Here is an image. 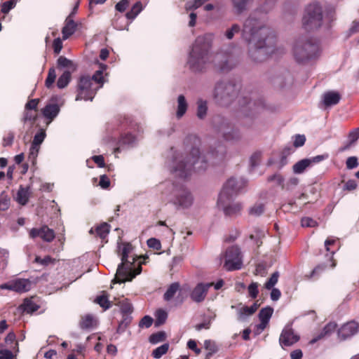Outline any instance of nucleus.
I'll return each instance as SVG.
<instances>
[{"label":"nucleus","mask_w":359,"mask_h":359,"mask_svg":"<svg viewBox=\"0 0 359 359\" xmlns=\"http://www.w3.org/2000/svg\"><path fill=\"white\" fill-rule=\"evenodd\" d=\"M276 0H260L261 5L245 20L241 35L248 43V53L255 62H262L276 52V36L267 25L266 14Z\"/></svg>","instance_id":"1"},{"label":"nucleus","mask_w":359,"mask_h":359,"mask_svg":"<svg viewBox=\"0 0 359 359\" xmlns=\"http://www.w3.org/2000/svg\"><path fill=\"white\" fill-rule=\"evenodd\" d=\"M184 143L187 148H191L189 154L184 159L176 161L173 167L174 172L180 178L186 179L191 175L193 170L204 171L210 165L219 164L225 159L226 149L222 144L210 148L206 154H201L198 149L201 141L196 135H188Z\"/></svg>","instance_id":"2"},{"label":"nucleus","mask_w":359,"mask_h":359,"mask_svg":"<svg viewBox=\"0 0 359 359\" xmlns=\"http://www.w3.org/2000/svg\"><path fill=\"white\" fill-rule=\"evenodd\" d=\"M240 86L231 82L217 83L213 97L215 102L220 105L229 106L236 99L242 111L247 116L255 114L265 109V103L257 91H243L238 95Z\"/></svg>","instance_id":"3"},{"label":"nucleus","mask_w":359,"mask_h":359,"mask_svg":"<svg viewBox=\"0 0 359 359\" xmlns=\"http://www.w3.org/2000/svg\"><path fill=\"white\" fill-rule=\"evenodd\" d=\"M213 36L211 34H205L198 36L192 45L189 53L188 65L189 68L195 72L205 70L210 63L214 64L215 69L221 72L230 70L227 57L222 53L213 55L211 52Z\"/></svg>","instance_id":"4"},{"label":"nucleus","mask_w":359,"mask_h":359,"mask_svg":"<svg viewBox=\"0 0 359 359\" xmlns=\"http://www.w3.org/2000/svg\"><path fill=\"white\" fill-rule=\"evenodd\" d=\"M133 250V245L129 243H123L121 246H119L121 263L118 266L113 283H123L126 281H131L141 273V264L139 263L137 268L135 266L136 257H132L131 261L130 260L129 255Z\"/></svg>","instance_id":"5"},{"label":"nucleus","mask_w":359,"mask_h":359,"mask_svg":"<svg viewBox=\"0 0 359 359\" xmlns=\"http://www.w3.org/2000/svg\"><path fill=\"white\" fill-rule=\"evenodd\" d=\"M104 82L102 69L96 71L92 76H80L75 86V100L93 101L97 90L102 87Z\"/></svg>","instance_id":"6"},{"label":"nucleus","mask_w":359,"mask_h":359,"mask_svg":"<svg viewBox=\"0 0 359 359\" xmlns=\"http://www.w3.org/2000/svg\"><path fill=\"white\" fill-rule=\"evenodd\" d=\"M295 61L302 65L316 60L320 55V46L313 39L302 37L298 39L292 48Z\"/></svg>","instance_id":"7"},{"label":"nucleus","mask_w":359,"mask_h":359,"mask_svg":"<svg viewBox=\"0 0 359 359\" xmlns=\"http://www.w3.org/2000/svg\"><path fill=\"white\" fill-rule=\"evenodd\" d=\"M303 27L308 32L319 29L323 25V10L318 3L309 4L302 20Z\"/></svg>","instance_id":"8"},{"label":"nucleus","mask_w":359,"mask_h":359,"mask_svg":"<svg viewBox=\"0 0 359 359\" xmlns=\"http://www.w3.org/2000/svg\"><path fill=\"white\" fill-rule=\"evenodd\" d=\"M214 128L226 141H237L241 138V133L231 122L224 117L217 116L212 121Z\"/></svg>","instance_id":"9"},{"label":"nucleus","mask_w":359,"mask_h":359,"mask_svg":"<svg viewBox=\"0 0 359 359\" xmlns=\"http://www.w3.org/2000/svg\"><path fill=\"white\" fill-rule=\"evenodd\" d=\"M247 184V182L243 179L230 178L223 186L222 190L219 195V203H222L226 201H231L233 196H236Z\"/></svg>","instance_id":"10"},{"label":"nucleus","mask_w":359,"mask_h":359,"mask_svg":"<svg viewBox=\"0 0 359 359\" xmlns=\"http://www.w3.org/2000/svg\"><path fill=\"white\" fill-rule=\"evenodd\" d=\"M224 259V268L229 271L238 270L242 266L240 249L231 246L226 249L222 260Z\"/></svg>","instance_id":"11"},{"label":"nucleus","mask_w":359,"mask_h":359,"mask_svg":"<svg viewBox=\"0 0 359 359\" xmlns=\"http://www.w3.org/2000/svg\"><path fill=\"white\" fill-rule=\"evenodd\" d=\"M175 195L174 203L183 208L189 207L193 203L191 193L183 186L173 191Z\"/></svg>","instance_id":"12"},{"label":"nucleus","mask_w":359,"mask_h":359,"mask_svg":"<svg viewBox=\"0 0 359 359\" xmlns=\"http://www.w3.org/2000/svg\"><path fill=\"white\" fill-rule=\"evenodd\" d=\"M212 285L213 283H198L190 294V297L192 301L196 303H201L203 302L208 294L210 287Z\"/></svg>","instance_id":"13"},{"label":"nucleus","mask_w":359,"mask_h":359,"mask_svg":"<svg viewBox=\"0 0 359 359\" xmlns=\"http://www.w3.org/2000/svg\"><path fill=\"white\" fill-rule=\"evenodd\" d=\"M299 340V336L294 333L291 326H286L282 331L279 343L282 348L290 346Z\"/></svg>","instance_id":"14"},{"label":"nucleus","mask_w":359,"mask_h":359,"mask_svg":"<svg viewBox=\"0 0 359 359\" xmlns=\"http://www.w3.org/2000/svg\"><path fill=\"white\" fill-rule=\"evenodd\" d=\"M359 330V325L355 321H350L343 325L337 332L338 337L341 340H346L348 338L355 335Z\"/></svg>","instance_id":"15"},{"label":"nucleus","mask_w":359,"mask_h":359,"mask_svg":"<svg viewBox=\"0 0 359 359\" xmlns=\"http://www.w3.org/2000/svg\"><path fill=\"white\" fill-rule=\"evenodd\" d=\"M29 235L32 238H41L44 241L50 242L55 238V233L53 229H49L47 226H43L40 229H32Z\"/></svg>","instance_id":"16"},{"label":"nucleus","mask_w":359,"mask_h":359,"mask_svg":"<svg viewBox=\"0 0 359 359\" xmlns=\"http://www.w3.org/2000/svg\"><path fill=\"white\" fill-rule=\"evenodd\" d=\"M177 292H179V294L176 298V301L179 304H182L184 300V297H183L181 294L180 285L177 282L172 283L169 285L167 290L163 294L164 300L166 302L170 301L175 297Z\"/></svg>","instance_id":"17"},{"label":"nucleus","mask_w":359,"mask_h":359,"mask_svg":"<svg viewBox=\"0 0 359 359\" xmlns=\"http://www.w3.org/2000/svg\"><path fill=\"white\" fill-rule=\"evenodd\" d=\"M231 201H226L224 203H219V200L217 201L218 206L223 209L224 214L227 216H233L238 214L241 209L242 205L241 203H230Z\"/></svg>","instance_id":"18"},{"label":"nucleus","mask_w":359,"mask_h":359,"mask_svg":"<svg viewBox=\"0 0 359 359\" xmlns=\"http://www.w3.org/2000/svg\"><path fill=\"white\" fill-rule=\"evenodd\" d=\"M77 23H76L71 16H67L65 21V25L62 29V39L66 40L71 36L77 29Z\"/></svg>","instance_id":"19"},{"label":"nucleus","mask_w":359,"mask_h":359,"mask_svg":"<svg viewBox=\"0 0 359 359\" xmlns=\"http://www.w3.org/2000/svg\"><path fill=\"white\" fill-rule=\"evenodd\" d=\"M39 309V306L33 302L32 298H26L24 299L23 303L20 304L17 310L20 314L32 313Z\"/></svg>","instance_id":"20"},{"label":"nucleus","mask_w":359,"mask_h":359,"mask_svg":"<svg viewBox=\"0 0 359 359\" xmlns=\"http://www.w3.org/2000/svg\"><path fill=\"white\" fill-rule=\"evenodd\" d=\"M13 291L16 292L22 293L26 292L30 290L31 281L29 279L17 278L12 281Z\"/></svg>","instance_id":"21"},{"label":"nucleus","mask_w":359,"mask_h":359,"mask_svg":"<svg viewBox=\"0 0 359 359\" xmlns=\"http://www.w3.org/2000/svg\"><path fill=\"white\" fill-rule=\"evenodd\" d=\"M60 106L57 103L50 102L42 109V114L46 118L53 121L60 112Z\"/></svg>","instance_id":"22"},{"label":"nucleus","mask_w":359,"mask_h":359,"mask_svg":"<svg viewBox=\"0 0 359 359\" xmlns=\"http://www.w3.org/2000/svg\"><path fill=\"white\" fill-rule=\"evenodd\" d=\"M30 194L31 191L29 186L25 187L22 185H20L17 192L16 201L22 205H25L29 201Z\"/></svg>","instance_id":"23"},{"label":"nucleus","mask_w":359,"mask_h":359,"mask_svg":"<svg viewBox=\"0 0 359 359\" xmlns=\"http://www.w3.org/2000/svg\"><path fill=\"white\" fill-rule=\"evenodd\" d=\"M110 231V225L106 222L91 228L89 231L90 234L96 233V236L102 239H104Z\"/></svg>","instance_id":"24"},{"label":"nucleus","mask_w":359,"mask_h":359,"mask_svg":"<svg viewBox=\"0 0 359 359\" xmlns=\"http://www.w3.org/2000/svg\"><path fill=\"white\" fill-rule=\"evenodd\" d=\"M341 95L335 91H328L323 95V103L325 106L330 107L338 104L340 101Z\"/></svg>","instance_id":"25"},{"label":"nucleus","mask_w":359,"mask_h":359,"mask_svg":"<svg viewBox=\"0 0 359 359\" xmlns=\"http://www.w3.org/2000/svg\"><path fill=\"white\" fill-rule=\"evenodd\" d=\"M57 68L59 70H70L72 72H74L76 69V66L73 63V62L64 56H60L57 60Z\"/></svg>","instance_id":"26"},{"label":"nucleus","mask_w":359,"mask_h":359,"mask_svg":"<svg viewBox=\"0 0 359 359\" xmlns=\"http://www.w3.org/2000/svg\"><path fill=\"white\" fill-rule=\"evenodd\" d=\"M259 305L255 302L251 306H244L238 310V320H243L246 316H252L258 309Z\"/></svg>","instance_id":"27"},{"label":"nucleus","mask_w":359,"mask_h":359,"mask_svg":"<svg viewBox=\"0 0 359 359\" xmlns=\"http://www.w3.org/2000/svg\"><path fill=\"white\" fill-rule=\"evenodd\" d=\"M233 7L237 14H241L246 11L253 0H231Z\"/></svg>","instance_id":"28"},{"label":"nucleus","mask_w":359,"mask_h":359,"mask_svg":"<svg viewBox=\"0 0 359 359\" xmlns=\"http://www.w3.org/2000/svg\"><path fill=\"white\" fill-rule=\"evenodd\" d=\"M96 325V320L91 314H86L81 317L79 326L83 330H87L93 327Z\"/></svg>","instance_id":"29"},{"label":"nucleus","mask_w":359,"mask_h":359,"mask_svg":"<svg viewBox=\"0 0 359 359\" xmlns=\"http://www.w3.org/2000/svg\"><path fill=\"white\" fill-rule=\"evenodd\" d=\"M72 73L73 72L70 70H64L62 75L57 79V86L60 89L67 87L71 81Z\"/></svg>","instance_id":"30"},{"label":"nucleus","mask_w":359,"mask_h":359,"mask_svg":"<svg viewBox=\"0 0 359 359\" xmlns=\"http://www.w3.org/2000/svg\"><path fill=\"white\" fill-rule=\"evenodd\" d=\"M311 165V161L309 158H304L297 162L292 166L293 172L295 174H302L305 170Z\"/></svg>","instance_id":"31"},{"label":"nucleus","mask_w":359,"mask_h":359,"mask_svg":"<svg viewBox=\"0 0 359 359\" xmlns=\"http://www.w3.org/2000/svg\"><path fill=\"white\" fill-rule=\"evenodd\" d=\"M337 327V323L334 322H330L322 330L320 333L318 335L315 341L319 340L323 337H328L332 334Z\"/></svg>","instance_id":"32"},{"label":"nucleus","mask_w":359,"mask_h":359,"mask_svg":"<svg viewBox=\"0 0 359 359\" xmlns=\"http://www.w3.org/2000/svg\"><path fill=\"white\" fill-rule=\"evenodd\" d=\"M177 118H181L187 111V103L186 99L183 95H179L177 98Z\"/></svg>","instance_id":"33"},{"label":"nucleus","mask_w":359,"mask_h":359,"mask_svg":"<svg viewBox=\"0 0 359 359\" xmlns=\"http://www.w3.org/2000/svg\"><path fill=\"white\" fill-rule=\"evenodd\" d=\"M142 5L140 1L136 2L131 9L126 13V17L130 20H134L137 15L142 11Z\"/></svg>","instance_id":"34"},{"label":"nucleus","mask_w":359,"mask_h":359,"mask_svg":"<svg viewBox=\"0 0 359 359\" xmlns=\"http://www.w3.org/2000/svg\"><path fill=\"white\" fill-rule=\"evenodd\" d=\"M95 302L98 304L104 310L109 309L111 307V302L109 300L107 294L104 292L102 295L97 296L95 299Z\"/></svg>","instance_id":"35"},{"label":"nucleus","mask_w":359,"mask_h":359,"mask_svg":"<svg viewBox=\"0 0 359 359\" xmlns=\"http://www.w3.org/2000/svg\"><path fill=\"white\" fill-rule=\"evenodd\" d=\"M273 312V309L270 306L262 309L259 313V320L269 323Z\"/></svg>","instance_id":"36"},{"label":"nucleus","mask_w":359,"mask_h":359,"mask_svg":"<svg viewBox=\"0 0 359 359\" xmlns=\"http://www.w3.org/2000/svg\"><path fill=\"white\" fill-rule=\"evenodd\" d=\"M120 306L121 312L122 314H130L133 312V306L128 299H123L119 301L117 304Z\"/></svg>","instance_id":"37"},{"label":"nucleus","mask_w":359,"mask_h":359,"mask_svg":"<svg viewBox=\"0 0 359 359\" xmlns=\"http://www.w3.org/2000/svg\"><path fill=\"white\" fill-rule=\"evenodd\" d=\"M155 326L158 327L163 324H164L168 318V313L161 309H158L155 313Z\"/></svg>","instance_id":"38"},{"label":"nucleus","mask_w":359,"mask_h":359,"mask_svg":"<svg viewBox=\"0 0 359 359\" xmlns=\"http://www.w3.org/2000/svg\"><path fill=\"white\" fill-rule=\"evenodd\" d=\"M197 116L200 119H203L205 117L207 114V102L200 99L197 102Z\"/></svg>","instance_id":"39"},{"label":"nucleus","mask_w":359,"mask_h":359,"mask_svg":"<svg viewBox=\"0 0 359 359\" xmlns=\"http://www.w3.org/2000/svg\"><path fill=\"white\" fill-rule=\"evenodd\" d=\"M132 317L129 314H122V320L118 324L117 327V332L122 333L125 331L126 328L130 324Z\"/></svg>","instance_id":"40"},{"label":"nucleus","mask_w":359,"mask_h":359,"mask_svg":"<svg viewBox=\"0 0 359 359\" xmlns=\"http://www.w3.org/2000/svg\"><path fill=\"white\" fill-rule=\"evenodd\" d=\"M168 348H169V344H164L157 347L156 348H155L152 351L151 355L154 358L158 359L168 352Z\"/></svg>","instance_id":"41"},{"label":"nucleus","mask_w":359,"mask_h":359,"mask_svg":"<svg viewBox=\"0 0 359 359\" xmlns=\"http://www.w3.org/2000/svg\"><path fill=\"white\" fill-rule=\"evenodd\" d=\"M11 199L8 195L3 191L0 194V210L5 211L10 207Z\"/></svg>","instance_id":"42"},{"label":"nucleus","mask_w":359,"mask_h":359,"mask_svg":"<svg viewBox=\"0 0 359 359\" xmlns=\"http://www.w3.org/2000/svg\"><path fill=\"white\" fill-rule=\"evenodd\" d=\"M57 74L55 72V69L54 67H50L48 72V76L45 81V86L48 88H50L54 83Z\"/></svg>","instance_id":"43"},{"label":"nucleus","mask_w":359,"mask_h":359,"mask_svg":"<svg viewBox=\"0 0 359 359\" xmlns=\"http://www.w3.org/2000/svg\"><path fill=\"white\" fill-rule=\"evenodd\" d=\"M36 118L37 111L25 110L22 121L24 123L30 122L31 124H33L36 121Z\"/></svg>","instance_id":"44"},{"label":"nucleus","mask_w":359,"mask_h":359,"mask_svg":"<svg viewBox=\"0 0 359 359\" xmlns=\"http://www.w3.org/2000/svg\"><path fill=\"white\" fill-rule=\"evenodd\" d=\"M135 136L130 133H127L121 135L119 139V144L121 145H130L135 142Z\"/></svg>","instance_id":"45"},{"label":"nucleus","mask_w":359,"mask_h":359,"mask_svg":"<svg viewBox=\"0 0 359 359\" xmlns=\"http://www.w3.org/2000/svg\"><path fill=\"white\" fill-rule=\"evenodd\" d=\"M166 336L164 332H158L152 334L149 337V342L151 344H157L158 342H161L165 340Z\"/></svg>","instance_id":"46"},{"label":"nucleus","mask_w":359,"mask_h":359,"mask_svg":"<svg viewBox=\"0 0 359 359\" xmlns=\"http://www.w3.org/2000/svg\"><path fill=\"white\" fill-rule=\"evenodd\" d=\"M39 149H40V146L34 145L32 143L30 149H29L28 158H29V160L33 164H34L36 163V157L38 156Z\"/></svg>","instance_id":"47"},{"label":"nucleus","mask_w":359,"mask_h":359,"mask_svg":"<svg viewBox=\"0 0 359 359\" xmlns=\"http://www.w3.org/2000/svg\"><path fill=\"white\" fill-rule=\"evenodd\" d=\"M15 5H16L15 0H9V1H5V2L2 3L1 5V11L4 14H7L11 9L15 8Z\"/></svg>","instance_id":"48"},{"label":"nucleus","mask_w":359,"mask_h":359,"mask_svg":"<svg viewBox=\"0 0 359 359\" xmlns=\"http://www.w3.org/2000/svg\"><path fill=\"white\" fill-rule=\"evenodd\" d=\"M241 32V27L238 24H233L229 29H226L225 32V36L228 39L233 38L235 34H238Z\"/></svg>","instance_id":"49"},{"label":"nucleus","mask_w":359,"mask_h":359,"mask_svg":"<svg viewBox=\"0 0 359 359\" xmlns=\"http://www.w3.org/2000/svg\"><path fill=\"white\" fill-rule=\"evenodd\" d=\"M279 277L278 272H274L270 278L265 283L264 287L267 290H271L277 283Z\"/></svg>","instance_id":"50"},{"label":"nucleus","mask_w":359,"mask_h":359,"mask_svg":"<svg viewBox=\"0 0 359 359\" xmlns=\"http://www.w3.org/2000/svg\"><path fill=\"white\" fill-rule=\"evenodd\" d=\"M46 137V132L43 129H40L39 131L34 135L32 144L34 145L40 146L43 142Z\"/></svg>","instance_id":"51"},{"label":"nucleus","mask_w":359,"mask_h":359,"mask_svg":"<svg viewBox=\"0 0 359 359\" xmlns=\"http://www.w3.org/2000/svg\"><path fill=\"white\" fill-rule=\"evenodd\" d=\"M264 206L262 203H256L252 206L249 213L252 215L259 216L264 212Z\"/></svg>","instance_id":"52"},{"label":"nucleus","mask_w":359,"mask_h":359,"mask_svg":"<svg viewBox=\"0 0 359 359\" xmlns=\"http://www.w3.org/2000/svg\"><path fill=\"white\" fill-rule=\"evenodd\" d=\"M299 184V179L296 177H290L288 181L283 184V189L291 190Z\"/></svg>","instance_id":"53"},{"label":"nucleus","mask_w":359,"mask_h":359,"mask_svg":"<svg viewBox=\"0 0 359 359\" xmlns=\"http://www.w3.org/2000/svg\"><path fill=\"white\" fill-rule=\"evenodd\" d=\"M259 284L256 282H252L248 288V293L250 297L252 299H255L258 294H259V290H258Z\"/></svg>","instance_id":"54"},{"label":"nucleus","mask_w":359,"mask_h":359,"mask_svg":"<svg viewBox=\"0 0 359 359\" xmlns=\"http://www.w3.org/2000/svg\"><path fill=\"white\" fill-rule=\"evenodd\" d=\"M358 165V159L356 156H351L346 159V166L348 170L356 168Z\"/></svg>","instance_id":"55"},{"label":"nucleus","mask_w":359,"mask_h":359,"mask_svg":"<svg viewBox=\"0 0 359 359\" xmlns=\"http://www.w3.org/2000/svg\"><path fill=\"white\" fill-rule=\"evenodd\" d=\"M348 142L355 144L359 139V127L351 130L348 135Z\"/></svg>","instance_id":"56"},{"label":"nucleus","mask_w":359,"mask_h":359,"mask_svg":"<svg viewBox=\"0 0 359 359\" xmlns=\"http://www.w3.org/2000/svg\"><path fill=\"white\" fill-rule=\"evenodd\" d=\"M154 320L149 316H144L139 323L140 327L149 328L152 325Z\"/></svg>","instance_id":"57"},{"label":"nucleus","mask_w":359,"mask_h":359,"mask_svg":"<svg viewBox=\"0 0 359 359\" xmlns=\"http://www.w3.org/2000/svg\"><path fill=\"white\" fill-rule=\"evenodd\" d=\"M15 137L14 133L8 132L3 138V146L4 147L11 146Z\"/></svg>","instance_id":"58"},{"label":"nucleus","mask_w":359,"mask_h":359,"mask_svg":"<svg viewBox=\"0 0 359 359\" xmlns=\"http://www.w3.org/2000/svg\"><path fill=\"white\" fill-rule=\"evenodd\" d=\"M302 226L304 227H314L318 225V222L311 217H304L301 220Z\"/></svg>","instance_id":"59"},{"label":"nucleus","mask_w":359,"mask_h":359,"mask_svg":"<svg viewBox=\"0 0 359 359\" xmlns=\"http://www.w3.org/2000/svg\"><path fill=\"white\" fill-rule=\"evenodd\" d=\"M129 4L130 2L128 0H121L116 4L115 8L118 12L123 13L127 10L129 7Z\"/></svg>","instance_id":"60"},{"label":"nucleus","mask_w":359,"mask_h":359,"mask_svg":"<svg viewBox=\"0 0 359 359\" xmlns=\"http://www.w3.org/2000/svg\"><path fill=\"white\" fill-rule=\"evenodd\" d=\"M306 142V137L304 135H296L294 136L293 145L295 147H302Z\"/></svg>","instance_id":"61"},{"label":"nucleus","mask_w":359,"mask_h":359,"mask_svg":"<svg viewBox=\"0 0 359 359\" xmlns=\"http://www.w3.org/2000/svg\"><path fill=\"white\" fill-rule=\"evenodd\" d=\"M39 103V99H32L25 104V110L37 111V107Z\"/></svg>","instance_id":"62"},{"label":"nucleus","mask_w":359,"mask_h":359,"mask_svg":"<svg viewBox=\"0 0 359 359\" xmlns=\"http://www.w3.org/2000/svg\"><path fill=\"white\" fill-rule=\"evenodd\" d=\"M147 245L149 248L159 250L161 248V243L159 240L155 238H151L147 241Z\"/></svg>","instance_id":"63"},{"label":"nucleus","mask_w":359,"mask_h":359,"mask_svg":"<svg viewBox=\"0 0 359 359\" xmlns=\"http://www.w3.org/2000/svg\"><path fill=\"white\" fill-rule=\"evenodd\" d=\"M0 359H16V356L11 351L3 349L0 351Z\"/></svg>","instance_id":"64"}]
</instances>
